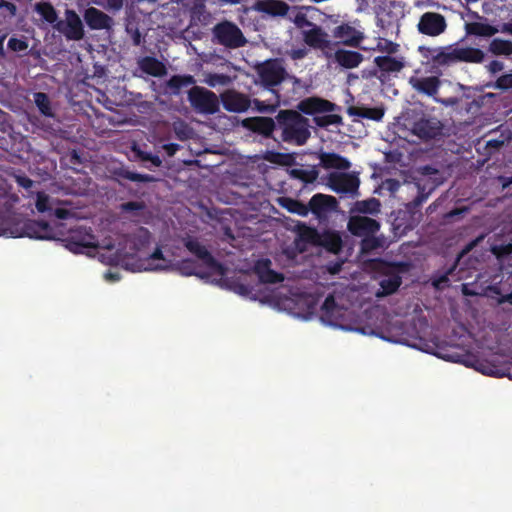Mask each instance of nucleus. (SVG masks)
<instances>
[{"mask_svg": "<svg viewBox=\"0 0 512 512\" xmlns=\"http://www.w3.org/2000/svg\"><path fill=\"white\" fill-rule=\"evenodd\" d=\"M277 126L281 129L280 139L283 142L304 145L311 133L309 120L294 110H281L276 116Z\"/></svg>", "mask_w": 512, "mask_h": 512, "instance_id": "nucleus-1", "label": "nucleus"}, {"mask_svg": "<svg viewBox=\"0 0 512 512\" xmlns=\"http://www.w3.org/2000/svg\"><path fill=\"white\" fill-rule=\"evenodd\" d=\"M405 121L411 133L424 142L440 140L445 135L443 122L422 110L407 112Z\"/></svg>", "mask_w": 512, "mask_h": 512, "instance_id": "nucleus-2", "label": "nucleus"}, {"mask_svg": "<svg viewBox=\"0 0 512 512\" xmlns=\"http://www.w3.org/2000/svg\"><path fill=\"white\" fill-rule=\"evenodd\" d=\"M436 174H438V170L432 166L426 165L421 168V176L412 183V189L416 190L417 194L406 204L409 212L417 211L439 185V182L431 177Z\"/></svg>", "mask_w": 512, "mask_h": 512, "instance_id": "nucleus-3", "label": "nucleus"}, {"mask_svg": "<svg viewBox=\"0 0 512 512\" xmlns=\"http://www.w3.org/2000/svg\"><path fill=\"white\" fill-rule=\"evenodd\" d=\"M408 264L405 262H388L385 263L382 274L383 279L380 280V289L375 293L377 298H384L394 294L402 284L401 274L408 271Z\"/></svg>", "mask_w": 512, "mask_h": 512, "instance_id": "nucleus-4", "label": "nucleus"}, {"mask_svg": "<svg viewBox=\"0 0 512 512\" xmlns=\"http://www.w3.org/2000/svg\"><path fill=\"white\" fill-rule=\"evenodd\" d=\"M256 71L261 84L268 89L279 86L288 76L283 60L279 58L268 59L258 64Z\"/></svg>", "mask_w": 512, "mask_h": 512, "instance_id": "nucleus-5", "label": "nucleus"}, {"mask_svg": "<svg viewBox=\"0 0 512 512\" xmlns=\"http://www.w3.org/2000/svg\"><path fill=\"white\" fill-rule=\"evenodd\" d=\"M409 84L417 93L431 97L436 103H441L445 106H453L457 103V99L454 97L446 99L437 97L442 84V81L437 76H412L409 78Z\"/></svg>", "mask_w": 512, "mask_h": 512, "instance_id": "nucleus-6", "label": "nucleus"}, {"mask_svg": "<svg viewBox=\"0 0 512 512\" xmlns=\"http://www.w3.org/2000/svg\"><path fill=\"white\" fill-rule=\"evenodd\" d=\"M188 100L191 106L200 113L215 114L219 110L217 95L200 86H194L189 90Z\"/></svg>", "mask_w": 512, "mask_h": 512, "instance_id": "nucleus-7", "label": "nucleus"}, {"mask_svg": "<svg viewBox=\"0 0 512 512\" xmlns=\"http://www.w3.org/2000/svg\"><path fill=\"white\" fill-rule=\"evenodd\" d=\"M217 43L228 48H239L246 43V39L239 27L228 21L218 23L213 28Z\"/></svg>", "mask_w": 512, "mask_h": 512, "instance_id": "nucleus-8", "label": "nucleus"}, {"mask_svg": "<svg viewBox=\"0 0 512 512\" xmlns=\"http://www.w3.org/2000/svg\"><path fill=\"white\" fill-rule=\"evenodd\" d=\"M296 24L299 27H302L303 25L312 27L309 30L303 31V40L309 47L322 51L331 47L332 42L328 39V34L322 29V27L312 23L306 19L305 16H302L301 18L297 17Z\"/></svg>", "mask_w": 512, "mask_h": 512, "instance_id": "nucleus-9", "label": "nucleus"}, {"mask_svg": "<svg viewBox=\"0 0 512 512\" xmlns=\"http://www.w3.org/2000/svg\"><path fill=\"white\" fill-rule=\"evenodd\" d=\"M54 29L63 34L67 40L79 41L83 39L84 26L79 15L72 9H66L65 20H60L54 25Z\"/></svg>", "mask_w": 512, "mask_h": 512, "instance_id": "nucleus-10", "label": "nucleus"}, {"mask_svg": "<svg viewBox=\"0 0 512 512\" xmlns=\"http://www.w3.org/2000/svg\"><path fill=\"white\" fill-rule=\"evenodd\" d=\"M15 237L50 240L54 238V229L46 221L27 219L21 223L19 231H17Z\"/></svg>", "mask_w": 512, "mask_h": 512, "instance_id": "nucleus-11", "label": "nucleus"}, {"mask_svg": "<svg viewBox=\"0 0 512 512\" xmlns=\"http://www.w3.org/2000/svg\"><path fill=\"white\" fill-rule=\"evenodd\" d=\"M327 184L336 193L355 196L358 194L360 180L353 174L333 172L328 176Z\"/></svg>", "mask_w": 512, "mask_h": 512, "instance_id": "nucleus-12", "label": "nucleus"}, {"mask_svg": "<svg viewBox=\"0 0 512 512\" xmlns=\"http://www.w3.org/2000/svg\"><path fill=\"white\" fill-rule=\"evenodd\" d=\"M446 27L445 17L436 12L422 14L417 25L419 33L432 37L442 34Z\"/></svg>", "mask_w": 512, "mask_h": 512, "instance_id": "nucleus-13", "label": "nucleus"}, {"mask_svg": "<svg viewBox=\"0 0 512 512\" xmlns=\"http://www.w3.org/2000/svg\"><path fill=\"white\" fill-rule=\"evenodd\" d=\"M347 229L353 236L364 237L376 234L380 229V223L367 216L352 215L348 220Z\"/></svg>", "mask_w": 512, "mask_h": 512, "instance_id": "nucleus-14", "label": "nucleus"}, {"mask_svg": "<svg viewBox=\"0 0 512 512\" xmlns=\"http://www.w3.org/2000/svg\"><path fill=\"white\" fill-rule=\"evenodd\" d=\"M309 212L318 219H324L329 213L338 207V201L334 196L317 193L308 202Z\"/></svg>", "mask_w": 512, "mask_h": 512, "instance_id": "nucleus-15", "label": "nucleus"}, {"mask_svg": "<svg viewBox=\"0 0 512 512\" xmlns=\"http://www.w3.org/2000/svg\"><path fill=\"white\" fill-rule=\"evenodd\" d=\"M66 247L73 253H83L84 249L97 248L98 243L95 236L87 230L73 231L66 238Z\"/></svg>", "mask_w": 512, "mask_h": 512, "instance_id": "nucleus-16", "label": "nucleus"}, {"mask_svg": "<svg viewBox=\"0 0 512 512\" xmlns=\"http://www.w3.org/2000/svg\"><path fill=\"white\" fill-rule=\"evenodd\" d=\"M220 98L224 109L229 112H245L251 105L250 98L236 90H227L220 95Z\"/></svg>", "mask_w": 512, "mask_h": 512, "instance_id": "nucleus-17", "label": "nucleus"}, {"mask_svg": "<svg viewBox=\"0 0 512 512\" xmlns=\"http://www.w3.org/2000/svg\"><path fill=\"white\" fill-rule=\"evenodd\" d=\"M244 127L251 130L254 133L262 135L264 138H273V132L277 127V121L275 122L270 117H251L243 121Z\"/></svg>", "mask_w": 512, "mask_h": 512, "instance_id": "nucleus-18", "label": "nucleus"}, {"mask_svg": "<svg viewBox=\"0 0 512 512\" xmlns=\"http://www.w3.org/2000/svg\"><path fill=\"white\" fill-rule=\"evenodd\" d=\"M333 35L335 38L340 39L343 45L354 48L359 47L364 39L363 32L358 31L348 23L336 26L333 30Z\"/></svg>", "mask_w": 512, "mask_h": 512, "instance_id": "nucleus-19", "label": "nucleus"}, {"mask_svg": "<svg viewBox=\"0 0 512 512\" xmlns=\"http://www.w3.org/2000/svg\"><path fill=\"white\" fill-rule=\"evenodd\" d=\"M298 109L304 114L313 115L315 113L332 112L339 109V107L329 100L309 97L299 102Z\"/></svg>", "mask_w": 512, "mask_h": 512, "instance_id": "nucleus-20", "label": "nucleus"}, {"mask_svg": "<svg viewBox=\"0 0 512 512\" xmlns=\"http://www.w3.org/2000/svg\"><path fill=\"white\" fill-rule=\"evenodd\" d=\"M84 20L92 30H108L114 24L113 19L109 15L95 7H89L85 10Z\"/></svg>", "mask_w": 512, "mask_h": 512, "instance_id": "nucleus-21", "label": "nucleus"}, {"mask_svg": "<svg viewBox=\"0 0 512 512\" xmlns=\"http://www.w3.org/2000/svg\"><path fill=\"white\" fill-rule=\"evenodd\" d=\"M187 250L200 259L207 267L218 269L221 267L219 262L213 257L208 249L202 245L197 239L189 238L184 242Z\"/></svg>", "mask_w": 512, "mask_h": 512, "instance_id": "nucleus-22", "label": "nucleus"}, {"mask_svg": "<svg viewBox=\"0 0 512 512\" xmlns=\"http://www.w3.org/2000/svg\"><path fill=\"white\" fill-rule=\"evenodd\" d=\"M254 270L262 283L277 284L284 281V275L271 269V261L269 259L258 260Z\"/></svg>", "mask_w": 512, "mask_h": 512, "instance_id": "nucleus-23", "label": "nucleus"}, {"mask_svg": "<svg viewBox=\"0 0 512 512\" xmlns=\"http://www.w3.org/2000/svg\"><path fill=\"white\" fill-rule=\"evenodd\" d=\"M332 254H338L343 248V240L341 234L334 230H324L320 233L318 245Z\"/></svg>", "mask_w": 512, "mask_h": 512, "instance_id": "nucleus-24", "label": "nucleus"}, {"mask_svg": "<svg viewBox=\"0 0 512 512\" xmlns=\"http://www.w3.org/2000/svg\"><path fill=\"white\" fill-rule=\"evenodd\" d=\"M320 166L325 169L348 170L351 167L350 161L334 152H322L319 155Z\"/></svg>", "mask_w": 512, "mask_h": 512, "instance_id": "nucleus-25", "label": "nucleus"}, {"mask_svg": "<svg viewBox=\"0 0 512 512\" xmlns=\"http://www.w3.org/2000/svg\"><path fill=\"white\" fill-rule=\"evenodd\" d=\"M334 58L341 67L353 69L362 63L364 56L357 51L338 49L334 54Z\"/></svg>", "mask_w": 512, "mask_h": 512, "instance_id": "nucleus-26", "label": "nucleus"}, {"mask_svg": "<svg viewBox=\"0 0 512 512\" xmlns=\"http://www.w3.org/2000/svg\"><path fill=\"white\" fill-rule=\"evenodd\" d=\"M430 53L431 60L436 66H449L458 62L455 47L452 46L435 48L430 50Z\"/></svg>", "mask_w": 512, "mask_h": 512, "instance_id": "nucleus-27", "label": "nucleus"}, {"mask_svg": "<svg viewBox=\"0 0 512 512\" xmlns=\"http://www.w3.org/2000/svg\"><path fill=\"white\" fill-rule=\"evenodd\" d=\"M139 68L153 77H162L167 74V68L163 62L153 56H145L138 62Z\"/></svg>", "mask_w": 512, "mask_h": 512, "instance_id": "nucleus-28", "label": "nucleus"}, {"mask_svg": "<svg viewBox=\"0 0 512 512\" xmlns=\"http://www.w3.org/2000/svg\"><path fill=\"white\" fill-rule=\"evenodd\" d=\"M196 82L195 78L192 75H173L166 82V93L170 95H178L181 92V89L184 87H188L190 85H194Z\"/></svg>", "mask_w": 512, "mask_h": 512, "instance_id": "nucleus-29", "label": "nucleus"}, {"mask_svg": "<svg viewBox=\"0 0 512 512\" xmlns=\"http://www.w3.org/2000/svg\"><path fill=\"white\" fill-rule=\"evenodd\" d=\"M147 265L145 270L158 271L169 270L172 267V261L167 260L160 247H157L154 252L146 259Z\"/></svg>", "mask_w": 512, "mask_h": 512, "instance_id": "nucleus-30", "label": "nucleus"}, {"mask_svg": "<svg viewBox=\"0 0 512 512\" xmlns=\"http://www.w3.org/2000/svg\"><path fill=\"white\" fill-rule=\"evenodd\" d=\"M455 52L458 62L481 63L485 57L484 52L479 48L455 47Z\"/></svg>", "mask_w": 512, "mask_h": 512, "instance_id": "nucleus-31", "label": "nucleus"}, {"mask_svg": "<svg viewBox=\"0 0 512 512\" xmlns=\"http://www.w3.org/2000/svg\"><path fill=\"white\" fill-rule=\"evenodd\" d=\"M381 203L377 198L356 201L350 209V213L377 215L380 212Z\"/></svg>", "mask_w": 512, "mask_h": 512, "instance_id": "nucleus-32", "label": "nucleus"}, {"mask_svg": "<svg viewBox=\"0 0 512 512\" xmlns=\"http://www.w3.org/2000/svg\"><path fill=\"white\" fill-rule=\"evenodd\" d=\"M347 113L350 116H357L374 121H380L384 116V110L379 107H357L350 106L347 108Z\"/></svg>", "mask_w": 512, "mask_h": 512, "instance_id": "nucleus-33", "label": "nucleus"}, {"mask_svg": "<svg viewBox=\"0 0 512 512\" xmlns=\"http://www.w3.org/2000/svg\"><path fill=\"white\" fill-rule=\"evenodd\" d=\"M113 175L117 179H125V180H129L132 182H139V183H151L156 180L155 177L150 174L136 173V172L130 171L126 167L116 168L113 171Z\"/></svg>", "mask_w": 512, "mask_h": 512, "instance_id": "nucleus-34", "label": "nucleus"}, {"mask_svg": "<svg viewBox=\"0 0 512 512\" xmlns=\"http://www.w3.org/2000/svg\"><path fill=\"white\" fill-rule=\"evenodd\" d=\"M258 9L272 16H284L289 6L281 0H266L258 3Z\"/></svg>", "mask_w": 512, "mask_h": 512, "instance_id": "nucleus-35", "label": "nucleus"}, {"mask_svg": "<svg viewBox=\"0 0 512 512\" xmlns=\"http://www.w3.org/2000/svg\"><path fill=\"white\" fill-rule=\"evenodd\" d=\"M376 66L385 73H395L402 70L403 62L391 56H377L374 59Z\"/></svg>", "mask_w": 512, "mask_h": 512, "instance_id": "nucleus-36", "label": "nucleus"}, {"mask_svg": "<svg viewBox=\"0 0 512 512\" xmlns=\"http://www.w3.org/2000/svg\"><path fill=\"white\" fill-rule=\"evenodd\" d=\"M466 31L470 35L491 37L498 33V29L490 24L481 22H471L466 24Z\"/></svg>", "mask_w": 512, "mask_h": 512, "instance_id": "nucleus-37", "label": "nucleus"}, {"mask_svg": "<svg viewBox=\"0 0 512 512\" xmlns=\"http://www.w3.org/2000/svg\"><path fill=\"white\" fill-rule=\"evenodd\" d=\"M290 176L291 178L299 180L307 185L312 184L317 180L319 171L316 167H312L311 169L293 168L290 170Z\"/></svg>", "mask_w": 512, "mask_h": 512, "instance_id": "nucleus-38", "label": "nucleus"}, {"mask_svg": "<svg viewBox=\"0 0 512 512\" xmlns=\"http://www.w3.org/2000/svg\"><path fill=\"white\" fill-rule=\"evenodd\" d=\"M35 11L42 17L44 21L53 26L59 22L56 9L50 2H40L35 5Z\"/></svg>", "mask_w": 512, "mask_h": 512, "instance_id": "nucleus-39", "label": "nucleus"}, {"mask_svg": "<svg viewBox=\"0 0 512 512\" xmlns=\"http://www.w3.org/2000/svg\"><path fill=\"white\" fill-rule=\"evenodd\" d=\"M320 233L316 228L307 226L306 224L298 225V237L299 240L312 244L318 245L320 239Z\"/></svg>", "mask_w": 512, "mask_h": 512, "instance_id": "nucleus-40", "label": "nucleus"}, {"mask_svg": "<svg viewBox=\"0 0 512 512\" xmlns=\"http://www.w3.org/2000/svg\"><path fill=\"white\" fill-rule=\"evenodd\" d=\"M197 268L198 265L196 261L188 258L172 263V267L170 269L175 270L184 276H192L198 275Z\"/></svg>", "mask_w": 512, "mask_h": 512, "instance_id": "nucleus-41", "label": "nucleus"}, {"mask_svg": "<svg viewBox=\"0 0 512 512\" xmlns=\"http://www.w3.org/2000/svg\"><path fill=\"white\" fill-rule=\"evenodd\" d=\"M33 97L34 103L42 115L46 117H52L54 115L51 107L50 98L46 93L36 92L34 93Z\"/></svg>", "mask_w": 512, "mask_h": 512, "instance_id": "nucleus-42", "label": "nucleus"}, {"mask_svg": "<svg viewBox=\"0 0 512 512\" xmlns=\"http://www.w3.org/2000/svg\"><path fill=\"white\" fill-rule=\"evenodd\" d=\"M489 50L494 55H512V41L495 38L489 45Z\"/></svg>", "mask_w": 512, "mask_h": 512, "instance_id": "nucleus-43", "label": "nucleus"}, {"mask_svg": "<svg viewBox=\"0 0 512 512\" xmlns=\"http://www.w3.org/2000/svg\"><path fill=\"white\" fill-rule=\"evenodd\" d=\"M281 204L284 208H286L289 212L298 214L299 216L305 217L309 213L308 204H304L299 200L291 199V198H283Z\"/></svg>", "mask_w": 512, "mask_h": 512, "instance_id": "nucleus-44", "label": "nucleus"}, {"mask_svg": "<svg viewBox=\"0 0 512 512\" xmlns=\"http://www.w3.org/2000/svg\"><path fill=\"white\" fill-rule=\"evenodd\" d=\"M382 246V240L379 237H376L375 234H369L362 237L360 242V249L364 254L371 253L372 251L381 248Z\"/></svg>", "mask_w": 512, "mask_h": 512, "instance_id": "nucleus-45", "label": "nucleus"}, {"mask_svg": "<svg viewBox=\"0 0 512 512\" xmlns=\"http://www.w3.org/2000/svg\"><path fill=\"white\" fill-rule=\"evenodd\" d=\"M314 122L317 126L325 128L330 125H340L342 124V117L338 114H327L322 116H315Z\"/></svg>", "mask_w": 512, "mask_h": 512, "instance_id": "nucleus-46", "label": "nucleus"}, {"mask_svg": "<svg viewBox=\"0 0 512 512\" xmlns=\"http://www.w3.org/2000/svg\"><path fill=\"white\" fill-rule=\"evenodd\" d=\"M490 251L498 260H503L512 254V243L494 244L491 246Z\"/></svg>", "mask_w": 512, "mask_h": 512, "instance_id": "nucleus-47", "label": "nucleus"}, {"mask_svg": "<svg viewBox=\"0 0 512 512\" xmlns=\"http://www.w3.org/2000/svg\"><path fill=\"white\" fill-rule=\"evenodd\" d=\"M336 309H337L336 300L332 294H329L325 298V300L321 306L322 315L324 317L331 318L334 316V312Z\"/></svg>", "mask_w": 512, "mask_h": 512, "instance_id": "nucleus-48", "label": "nucleus"}, {"mask_svg": "<svg viewBox=\"0 0 512 512\" xmlns=\"http://www.w3.org/2000/svg\"><path fill=\"white\" fill-rule=\"evenodd\" d=\"M36 208L39 212H50L53 210L50 204V197L45 192H38L36 199Z\"/></svg>", "mask_w": 512, "mask_h": 512, "instance_id": "nucleus-49", "label": "nucleus"}, {"mask_svg": "<svg viewBox=\"0 0 512 512\" xmlns=\"http://www.w3.org/2000/svg\"><path fill=\"white\" fill-rule=\"evenodd\" d=\"M7 46L13 52H25L28 49V41L24 37H11L8 40Z\"/></svg>", "mask_w": 512, "mask_h": 512, "instance_id": "nucleus-50", "label": "nucleus"}, {"mask_svg": "<svg viewBox=\"0 0 512 512\" xmlns=\"http://www.w3.org/2000/svg\"><path fill=\"white\" fill-rule=\"evenodd\" d=\"M126 32L130 35L134 46H140L142 43V34L136 24L128 23Z\"/></svg>", "mask_w": 512, "mask_h": 512, "instance_id": "nucleus-51", "label": "nucleus"}, {"mask_svg": "<svg viewBox=\"0 0 512 512\" xmlns=\"http://www.w3.org/2000/svg\"><path fill=\"white\" fill-rule=\"evenodd\" d=\"M146 209V205L143 201H128L121 204V210L123 212H137Z\"/></svg>", "mask_w": 512, "mask_h": 512, "instance_id": "nucleus-52", "label": "nucleus"}, {"mask_svg": "<svg viewBox=\"0 0 512 512\" xmlns=\"http://www.w3.org/2000/svg\"><path fill=\"white\" fill-rule=\"evenodd\" d=\"M496 87L502 90L512 88V73L500 76L496 81Z\"/></svg>", "mask_w": 512, "mask_h": 512, "instance_id": "nucleus-53", "label": "nucleus"}, {"mask_svg": "<svg viewBox=\"0 0 512 512\" xmlns=\"http://www.w3.org/2000/svg\"><path fill=\"white\" fill-rule=\"evenodd\" d=\"M139 157L141 160L143 161H149L151 162L155 167H159L161 166L162 164V160L160 159L159 156L157 155H153L151 153H147V152H142V151H139L138 153Z\"/></svg>", "mask_w": 512, "mask_h": 512, "instance_id": "nucleus-54", "label": "nucleus"}, {"mask_svg": "<svg viewBox=\"0 0 512 512\" xmlns=\"http://www.w3.org/2000/svg\"><path fill=\"white\" fill-rule=\"evenodd\" d=\"M255 109L261 113H270L275 111L276 106L272 104H266L264 101L254 99L253 101Z\"/></svg>", "mask_w": 512, "mask_h": 512, "instance_id": "nucleus-55", "label": "nucleus"}, {"mask_svg": "<svg viewBox=\"0 0 512 512\" xmlns=\"http://www.w3.org/2000/svg\"><path fill=\"white\" fill-rule=\"evenodd\" d=\"M229 81V77L224 74H213L210 75L208 84L214 87L216 84L225 85Z\"/></svg>", "mask_w": 512, "mask_h": 512, "instance_id": "nucleus-56", "label": "nucleus"}, {"mask_svg": "<svg viewBox=\"0 0 512 512\" xmlns=\"http://www.w3.org/2000/svg\"><path fill=\"white\" fill-rule=\"evenodd\" d=\"M291 158L289 154L284 153H270L269 156L266 157V159L272 163H278V164H287L286 159Z\"/></svg>", "mask_w": 512, "mask_h": 512, "instance_id": "nucleus-57", "label": "nucleus"}, {"mask_svg": "<svg viewBox=\"0 0 512 512\" xmlns=\"http://www.w3.org/2000/svg\"><path fill=\"white\" fill-rule=\"evenodd\" d=\"M343 261H331L326 265V269L330 274H338L342 269Z\"/></svg>", "mask_w": 512, "mask_h": 512, "instance_id": "nucleus-58", "label": "nucleus"}, {"mask_svg": "<svg viewBox=\"0 0 512 512\" xmlns=\"http://www.w3.org/2000/svg\"><path fill=\"white\" fill-rule=\"evenodd\" d=\"M52 211L54 212L56 218L61 220H66L73 215L72 211L66 208H56Z\"/></svg>", "mask_w": 512, "mask_h": 512, "instance_id": "nucleus-59", "label": "nucleus"}, {"mask_svg": "<svg viewBox=\"0 0 512 512\" xmlns=\"http://www.w3.org/2000/svg\"><path fill=\"white\" fill-rule=\"evenodd\" d=\"M16 182L19 186L27 190L32 188L34 185V181L27 176H18L16 178Z\"/></svg>", "mask_w": 512, "mask_h": 512, "instance_id": "nucleus-60", "label": "nucleus"}, {"mask_svg": "<svg viewBox=\"0 0 512 512\" xmlns=\"http://www.w3.org/2000/svg\"><path fill=\"white\" fill-rule=\"evenodd\" d=\"M504 143V139H489L486 142V148L491 152L492 150H498L499 148H501L504 145Z\"/></svg>", "mask_w": 512, "mask_h": 512, "instance_id": "nucleus-61", "label": "nucleus"}, {"mask_svg": "<svg viewBox=\"0 0 512 512\" xmlns=\"http://www.w3.org/2000/svg\"><path fill=\"white\" fill-rule=\"evenodd\" d=\"M289 55L293 60H299V59H303L304 57H306L307 51L304 48L292 49L289 52Z\"/></svg>", "mask_w": 512, "mask_h": 512, "instance_id": "nucleus-62", "label": "nucleus"}, {"mask_svg": "<svg viewBox=\"0 0 512 512\" xmlns=\"http://www.w3.org/2000/svg\"><path fill=\"white\" fill-rule=\"evenodd\" d=\"M107 1V8L118 11L123 7L124 0H106Z\"/></svg>", "mask_w": 512, "mask_h": 512, "instance_id": "nucleus-63", "label": "nucleus"}, {"mask_svg": "<svg viewBox=\"0 0 512 512\" xmlns=\"http://www.w3.org/2000/svg\"><path fill=\"white\" fill-rule=\"evenodd\" d=\"M166 153L169 156H173L179 149V145L176 143H169L164 146Z\"/></svg>", "mask_w": 512, "mask_h": 512, "instance_id": "nucleus-64", "label": "nucleus"}]
</instances>
